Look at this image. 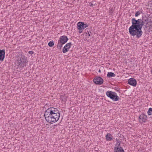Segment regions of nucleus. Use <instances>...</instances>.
<instances>
[{
	"instance_id": "obj_1",
	"label": "nucleus",
	"mask_w": 152,
	"mask_h": 152,
	"mask_svg": "<svg viewBox=\"0 0 152 152\" xmlns=\"http://www.w3.org/2000/svg\"><path fill=\"white\" fill-rule=\"evenodd\" d=\"M148 20V18L146 17L137 20L134 18H132V25L129 29V34L133 37L136 36V37L138 39L140 38L143 34L142 31V26Z\"/></svg>"
},
{
	"instance_id": "obj_2",
	"label": "nucleus",
	"mask_w": 152,
	"mask_h": 152,
	"mask_svg": "<svg viewBox=\"0 0 152 152\" xmlns=\"http://www.w3.org/2000/svg\"><path fill=\"white\" fill-rule=\"evenodd\" d=\"M44 116L46 121L52 124L58 121L60 116V113L57 108L50 107L46 110Z\"/></svg>"
},
{
	"instance_id": "obj_3",
	"label": "nucleus",
	"mask_w": 152,
	"mask_h": 152,
	"mask_svg": "<svg viewBox=\"0 0 152 152\" xmlns=\"http://www.w3.org/2000/svg\"><path fill=\"white\" fill-rule=\"evenodd\" d=\"M26 59L24 56L19 57L15 61V64L18 67L22 68L26 65Z\"/></svg>"
},
{
	"instance_id": "obj_4",
	"label": "nucleus",
	"mask_w": 152,
	"mask_h": 152,
	"mask_svg": "<svg viewBox=\"0 0 152 152\" xmlns=\"http://www.w3.org/2000/svg\"><path fill=\"white\" fill-rule=\"evenodd\" d=\"M116 143L115 146V152H125L123 148L120 145L121 141L116 139Z\"/></svg>"
},
{
	"instance_id": "obj_5",
	"label": "nucleus",
	"mask_w": 152,
	"mask_h": 152,
	"mask_svg": "<svg viewBox=\"0 0 152 152\" xmlns=\"http://www.w3.org/2000/svg\"><path fill=\"white\" fill-rule=\"evenodd\" d=\"M93 81L96 84L100 85L102 84L103 82V79L100 77H96L94 78Z\"/></svg>"
},
{
	"instance_id": "obj_6",
	"label": "nucleus",
	"mask_w": 152,
	"mask_h": 152,
	"mask_svg": "<svg viewBox=\"0 0 152 152\" xmlns=\"http://www.w3.org/2000/svg\"><path fill=\"white\" fill-rule=\"evenodd\" d=\"M147 116L144 114H142L139 117V122L141 123L145 122L147 120Z\"/></svg>"
},
{
	"instance_id": "obj_7",
	"label": "nucleus",
	"mask_w": 152,
	"mask_h": 152,
	"mask_svg": "<svg viewBox=\"0 0 152 152\" xmlns=\"http://www.w3.org/2000/svg\"><path fill=\"white\" fill-rule=\"evenodd\" d=\"M136 80L134 78H130L128 81V84L133 86H136L137 85Z\"/></svg>"
},
{
	"instance_id": "obj_8",
	"label": "nucleus",
	"mask_w": 152,
	"mask_h": 152,
	"mask_svg": "<svg viewBox=\"0 0 152 152\" xmlns=\"http://www.w3.org/2000/svg\"><path fill=\"white\" fill-rule=\"evenodd\" d=\"M68 40V38L65 35H63L61 36L59 38L58 41L61 43L63 44L66 43Z\"/></svg>"
},
{
	"instance_id": "obj_9",
	"label": "nucleus",
	"mask_w": 152,
	"mask_h": 152,
	"mask_svg": "<svg viewBox=\"0 0 152 152\" xmlns=\"http://www.w3.org/2000/svg\"><path fill=\"white\" fill-rule=\"evenodd\" d=\"M107 96L113 100L114 99V92L111 91H107L106 93Z\"/></svg>"
},
{
	"instance_id": "obj_10",
	"label": "nucleus",
	"mask_w": 152,
	"mask_h": 152,
	"mask_svg": "<svg viewBox=\"0 0 152 152\" xmlns=\"http://www.w3.org/2000/svg\"><path fill=\"white\" fill-rule=\"evenodd\" d=\"M5 50H0V61H3L5 57Z\"/></svg>"
},
{
	"instance_id": "obj_11",
	"label": "nucleus",
	"mask_w": 152,
	"mask_h": 152,
	"mask_svg": "<svg viewBox=\"0 0 152 152\" xmlns=\"http://www.w3.org/2000/svg\"><path fill=\"white\" fill-rule=\"evenodd\" d=\"M83 22H79L77 23V28L80 31H81V32H80V33H81L83 30Z\"/></svg>"
},
{
	"instance_id": "obj_12",
	"label": "nucleus",
	"mask_w": 152,
	"mask_h": 152,
	"mask_svg": "<svg viewBox=\"0 0 152 152\" xmlns=\"http://www.w3.org/2000/svg\"><path fill=\"white\" fill-rule=\"evenodd\" d=\"M120 90V88L119 87H115V90L116 91V92H115V94L117 95H121Z\"/></svg>"
},
{
	"instance_id": "obj_13",
	"label": "nucleus",
	"mask_w": 152,
	"mask_h": 152,
	"mask_svg": "<svg viewBox=\"0 0 152 152\" xmlns=\"http://www.w3.org/2000/svg\"><path fill=\"white\" fill-rule=\"evenodd\" d=\"M121 95H117L115 94V101H118L120 99H121Z\"/></svg>"
},
{
	"instance_id": "obj_14",
	"label": "nucleus",
	"mask_w": 152,
	"mask_h": 152,
	"mask_svg": "<svg viewBox=\"0 0 152 152\" xmlns=\"http://www.w3.org/2000/svg\"><path fill=\"white\" fill-rule=\"evenodd\" d=\"M106 139L107 140L110 141L112 140V138L111 137V135L110 134H107L106 136Z\"/></svg>"
},
{
	"instance_id": "obj_15",
	"label": "nucleus",
	"mask_w": 152,
	"mask_h": 152,
	"mask_svg": "<svg viewBox=\"0 0 152 152\" xmlns=\"http://www.w3.org/2000/svg\"><path fill=\"white\" fill-rule=\"evenodd\" d=\"M64 44L63 43L62 44L58 41V43L57 45V48L58 49H60L62 47L63 45Z\"/></svg>"
},
{
	"instance_id": "obj_16",
	"label": "nucleus",
	"mask_w": 152,
	"mask_h": 152,
	"mask_svg": "<svg viewBox=\"0 0 152 152\" xmlns=\"http://www.w3.org/2000/svg\"><path fill=\"white\" fill-rule=\"evenodd\" d=\"M107 77H111L114 76V73L112 72H108L107 73Z\"/></svg>"
},
{
	"instance_id": "obj_17",
	"label": "nucleus",
	"mask_w": 152,
	"mask_h": 152,
	"mask_svg": "<svg viewBox=\"0 0 152 152\" xmlns=\"http://www.w3.org/2000/svg\"><path fill=\"white\" fill-rule=\"evenodd\" d=\"M72 44L71 42H69L67 43L64 46L66 48L69 49L72 46Z\"/></svg>"
},
{
	"instance_id": "obj_18",
	"label": "nucleus",
	"mask_w": 152,
	"mask_h": 152,
	"mask_svg": "<svg viewBox=\"0 0 152 152\" xmlns=\"http://www.w3.org/2000/svg\"><path fill=\"white\" fill-rule=\"evenodd\" d=\"M69 49L68 48H66L64 46V47L63 48L62 52L64 53H66L69 50Z\"/></svg>"
},
{
	"instance_id": "obj_19",
	"label": "nucleus",
	"mask_w": 152,
	"mask_h": 152,
	"mask_svg": "<svg viewBox=\"0 0 152 152\" xmlns=\"http://www.w3.org/2000/svg\"><path fill=\"white\" fill-rule=\"evenodd\" d=\"M148 114L149 115H152V108H150L147 112Z\"/></svg>"
},
{
	"instance_id": "obj_20",
	"label": "nucleus",
	"mask_w": 152,
	"mask_h": 152,
	"mask_svg": "<svg viewBox=\"0 0 152 152\" xmlns=\"http://www.w3.org/2000/svg\"><path fill=\"white\" fill-rule=\"evenodd\" d=\"M49 46L50 47H52V46L54 45V43L53 41H50L48 43Z\"/></svg>"
},
{
	"instance_id": "obj_21",
	"label": "nucleus",
	"mask_w": 152,
	"mask_h": 152,
	"mask_svg": "<svg viewBox=\"0 0 152 152\" xmlns=\"http://www.w3.org/2000/svg\"><path fill=\"white\" fill-rule=\"evenodd\" d=\"M83 29H84L86 27H87L88 26V25L87 24H85L84 22H83Z\"/></svg>"
},
{
	"instance_id": "obj_22",
	"label": "nucleus",
	"mask_w": 152,
	"mask_h": 152,
	"mask_svg": "<svg viewBox=\"0 0 152 152\" xmlns=\"http://www.w3.org/2000/svg\"><path fill=\"white\" fill-rule=\"evenodd\" d=\"M87 33H86L87 35H86V36H88H88H91V33L90 31H87Z\"/></svg>"
},
{
	"instance_id": "obj_23",
	"label": "nucleus",
	"mask_w": 152,
	"mask_h": 152,
	"mask_svg": "<svg viewBox=\"0 0 152 152\" xmlns=\"http://www.w3.org/2000/svg\"><path fill=\"white\" fill-rule=\"evenodd\" d=\"M140 14V11H138L136 12L135 13V16L137 17Z\"/></svg>"
},
{
	"instance_id": "obj_24",
	"label": "nucleus",
	"mask_w": 152,
	"mask_h": 152,
	"mask_svg": "<svg viewBox=\"0 0 152 152\" xmlns=\"http://www.w3.org/2000/svg\"><path fill=\"white\" fill-rule=\"evenodd\" d=\"M91 7H93L94 6L93 2H91L89 3V5Z\"/></svg>"
},
{
	"instance_id": "obj_25",
	"label": "nucleus",
	"mask_w": 152,
	"mask_h": 152,
	"mask_svg": "<svg viewBox=\"0 0 152 152\" xmlns=\"http://www.w3.org/2000/svg\"><path fill=\"white\" fill-rule=\"evenodd\" d=\"M28 53L30 54H32L34 53V52L32 51H30L28 52Z\"/></svg>"
},
{
	"instance_id": "obj_26",
	"label": "nucleus",
	"mask_w": 152,
	"mask_h": 152,
	"mask_svg": "<svg viewBox=\"0 0 152 152\" xmlns=\"http://www.w3.org/2000/svg\"><path fill=\"white\" fill-rule=\"evenodd\" d=\"M109 12L110 13V14L111 15H112V13H113V11L112 10H110Z\"/></svg>"
},
{
	"instance_id": "obj_27",
	"label": "nucleus",
	"mask_w": 152,
	"mask_h": 152,
	"mask_svg": "<svg viewBox=\"0 0 152 152\" xmlns=\"http://www.w3.org/2000/svg\"><path fill=\"white\" fill-rule=\"evenodd\" d=\"M98 72H101V70H100V69H99V71H98Z\"/></svg>"
},
{
	"instance_id": "obj_28",
	"label": "nucleus",
	"mask_w": 152,
	"mask_h": 152,
	"mask_svg": "<svg viewBox=\"0 0 152 152\" xmlns=\"http://www.w3.org/2000/svg\"><path fill=\"white\" fill-rule=\"evenodd\" d=\"M151 8H152V3L151 4Z\"/></svg>"
},
{
	"instance_id": "obj_29",
	"label": "nucleus",
	"mask_w": 152,
	"mask_h": 152,
	"mask_svg": "<svg viewBox=\"0 0 152 152\" xmlns=\"http://www.w3.org/2000/svg\"><path fill=\"white\" fill-rule=\"evenodd\" d=\"M146 25H147L148 24V22H147L146 23Z\"/></svg>"
},
{
	"instance_id": "obj_30",
	"label": "nucleus",
	"mask_w": 152,
	"mask_h": 152,
	"mask_svg": "<svg viewBox=\"0 0 152 152\" xmlns=\"http://www.w3.org/2000/svg\"><path fill=\"white\" fill-rule=\"evenodd\" d=\"M116 85H115V86Z\"/></svg>"
}]
</instances>
